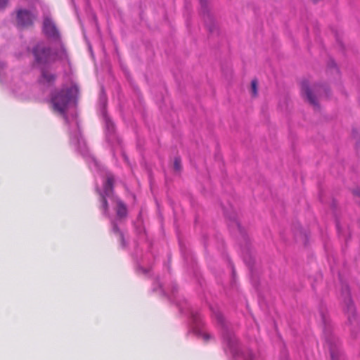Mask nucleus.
<instances>
[{
	"label": "nucleus",
	"instance_id": "nucleus-1",
	"mask_svg": "<svg viewBox=\"0 0 360 360\" xmlns=\"http://www.w3.org/2000/svg\"><path fill=\"white\" fill-rule=\"evenodd\" d=\"M101 202L100 209L104 217L110 221L112 231L120 236L122 247L125 246L124 235L119 229V224L124 222L128 216L127 205L114 193V176L107 173L103 183V190L96 188Z\"/></svg>",
	"mask_w": 360,
	"mask_h": 360
},
{
	"label": "nucleus",
	"instance_id": "nucleus-2",
	"mask_svg": "<svg viewBox=\"0 0 360 360\" xmlns=\"http://www.w3.org/2000/svg\"><path fill=\"white\" fill-rule=\"evenodd\" d=\"M29 50L33 57L32 65L34 68L50 67L56 60H68V55L63 44H60L58 50L53 51L51 46L40 41Z\"/></svg>",
	"mask_w": 360,
	"mask_h": 360
},
{
	"label": "nucleus",
	"instance_id": "nucleus-3",
	"mask_svg": "<svg viewBox=\"0 0 360 360\" xmlns=\"http://www.w3.org/2000/svg\"><path fill=\"white\" fill-rule=\"evenodd\" d=\"M78 94L79 87L76 84H72L70 87L56 89L51 93L53 110L63 115L66 122H69L66 111L69 107L76 105Z\"/></svg>",
	"mask_w": 360,
	"mask_h": 360
},
{
	"label": "nucleus",
	"instance_id": "nucleus-4",
	"mask_svg": "<svg viewBox=\"0 0 360 360\" xmlns=\"http://www.w3.org/2000/svg\"><path fill=\"white\" fill-rule=\"evenodd\" d=\"M224 214L226 217H229V219L233 222L234 225L237 227V229L238 232L240 233L241 239L243 240V243H244V245L241 244L243 247V257L245 263L250 269V273H251V281L253 285H255V281H254V275H253V265L255 263V257L250 249L249 247V238L245 231V229L242 227L239 221H238L236 217L235 214H233L231 216H229L227 212L224 211Z\"/></svg>",
	"mask_w": 360,
	"mask_h": 360
},
{
	"label": "nucleus",
	"instance_id": "nucleus-5",
	"mask_svg": "<svg viewBox=\"0 0 360 360\" xmlns=\"http://www.w3.org/2000/svg\"><path fill=\"white\" fill-rule=\"evenodd\" d=\"M301 89L302 93L305 96L306 99L314 107H319L316 96L314 94V92L321 96L323 91L325 96H328L330 91L328 86L326 84L316 85L314 86L313 90H311L307 80L302 81L301 84Z\"/></svg>",
	"mask_w": 360,
	"mask_h": 360
},
{
	"label": "nucleus",
	"instance_id": "nucleus-6",
	"mask_svg": "<svg viewBox=\"0 0 360 360\" xmlns=\"http://www.w3.org/2000/svg\"><path fill=\"white\" fill-rule=\"evenodd\" d=\"M74 119V129H72L70 133V143L75 146L76 149L83 156H85L88 154V148L86 142L81 134L79 122L76 117H75Z\"/></svg>",
	"mask_w": 360,
	"mask_h": 360
},
{
	"label": "nucleus",
	"instance_id": "nucleus-7",
	"mask_svg": "<svg viewBox=\"0 0 360 360\" xmlns=\"http://www.w3.org/2000/svg\"><path fill=\"white\" fill-rule=\"evenodd\" d=\"M200 6V14L205 22V25L210 33H214L217 32L218 26L216 23L214 17L210 13L207 0H199Z\"/></svg>",
	"mask_w": 360,
	"mask_h": 360
},
{
	"label": "nucleus",
	"instance_id": "nucleus-8",
	"mask_svg": "<svg viewBox=\"0 0 360 360\" xmlns=\"http://www.w3.org/2000/svg\"><path fill=\"white\" fill-rule=\"evenodd\" d=\"M43 32L45 35L52 41L59 43L60 45L63 44L61 43L59 31L58 30L52 19L49 16H46L44 18Z\"/></svg>",
	"mask_w": 360,
	"mask_h": 360
},
{
	"label": "nucleus",
	"instance_id": "nucleus-9",
	"mask_svg": "<svg viewBox=\"0 0 360 360\" xmlns=\"http://www.w3.org/2000/svg\"><path fill=\"white\" fill-rule=\"evenodd\" d=\"M35 15L27 9H19L16 12L17 26L20 28L28 27L33 25Z\"/></svg>",
	"mask_w": 360,
	"mask_h": 360
},
{
	"label": "nucleus",
	"instance_id": "nucleus-10",
	"mask_svg": "<svg viewBox=\"0 0 360 360\" xmlns=\"http://www.w3.org/2000/svg\"><path fill=\"white\" fill-rule=\"evenodd\" d=\"M103 119L105 126V135L107 141L111 144H115L117 143H119L120 141L115 133V127L114 123L105 113H103Z\"/></svg>",
	"mask_w": 360,
	"mask_h": 360
},
{
	"label": "nucleus",
	"instance_id": "nucleus-11",
	"mask_svg": "<svg viewBox=\"0 0 360 360\" xmlns=\"http://www.w3.org/2000/svg\"><path fill=\"white\" fill-rule=\"evenodd\" d=\"M49 68L50 67H43V68H38L41 72L39 78L40 83L47 86L53 85L56 79V75L50 72L49 71Z\"/></svg>",
	"mask_w": 360,
	"mask_h": 360
},
{
	"label": "nucleus",
	"instance_id": "nucleus-12",
	"mask_svg": "<svg viewBox=\"0 0 360 360\" xmlns=\"http://www.w3.org/2000/svg\"><path fill=\"white\" fill-rule=\"evenodd\" d=\"M347 309L346 313L347 314L348 322L351 326V330L354 329V324H357V321L355 316V309L351 300L348 298L346 301Z\"/></svg>",
	"mask_w": 360,
	"mask_h": 360
},
{
	"label": "nucleus",
	"instance_id": "nucleus-13",
	"mask_svg": "<svg viewBox=\"0 0 360 360\" xmlns=\"http://www.w3.org/2000/svg\"><path fill=\"white\" fill-rule=\"evenodd\" d=\"M173 167H174V170L175 172H179L181 171V160L180 157L176 156V157L174 158Z\"/></svg>",
	"mask_w": 360,
	"mask_h": 360
},
{
	"label": "nucleus",
	"instance_id": "nucleus-14",
	"mask_svg": "<svg viewBox=\"0 0 360 360\" xmlns=\"http://www.w3.org/2000/svg\"><path fill=\"white\" fill-rule=\"evenodd\" d=\"M251 91L253 96L257 95V80L256 79L251 82Z\"/></svg>",
	"mask_w": 360,
	"mask_h": 360
},
{
	"label": "nucleus",
	"instance_id": "nucleus-15",
	"mask_svg": "<svg viewBox=\"0 0 360 360\" xmlns=\"http://www.w3.org/2000/svg\"><path fill=\"white\" fill-rule=\"evenodd\" d=\"M330 356L332 360H338L339 350L333 349L332 347L330 348Z\"/></svg>",
	"mask_w": 360,
	"mask_h": 360
},
{
	"label": "nucleus",
	"instance_id": "nucleus-16",
	"mask_svg": "<svg viewBox=\"0 0 360 360\" xmlns=\"http://www.w3.org/2000/svg\"><path fill=\"white\" fill-rule=\"evenodd\" d=\"M328 67L330 69H333L336 72H338V69L337 68L336 63L333 60H330L328 63Z\"/></svg>",
	"mask_w": 360,
	"mask_h": 360
},
{
	"label": "nucleus",
	"instance_id": "nucleus-17",
	"mask_svg": "<svg viewBox=\"0 0 360 360\" xmlns=\"http://www.w3.org/2000/svg\"><path fill=\"white\" fill-rule=\"evenodd\" d=\"M352 193L354 196L360 198V188L353 189Z\"/></svg>",
	"mask_w": 360,
	"mask_h": 360
},
{
	"label": "nucleus",
	"instance_id": "nucleus-18",
	"mask_svg": "<svg viewBox=\"0 0 360 360\" xmlns=\"http://www.w3.org/2000/svg\"><path fill=\"white\" fill-rule=\"evenodd\" d=\"M8 2V0H0V8L4 7Z\"/></svg>",
	"mask_w": 360,
	"mask_h": 360
},
{
	"label": "nucleus",
	"instance_id": "nucleus-19",
	"mask_svg": "<svg viewBox=\"0 0 360 360\" xmlns=\"http://www.w3.org/2000/svg\"><path fill=\"white\" fill-rule=\"evenodd\" d=\"M217 319L219 320V321H222V319H223V317L221 314H217Z\"/></svg>",
	"mask_w": 360,
	"mask_h": 360
},
{
	"label": "nucleus",
	"instance_id": "nucleus-20",
	"mask_svg": "<svg viewBox=\"0 0 360 360\" xmlns=\"http://www.w3.org/2000/svg\"><path fill=\"white\" fill-rule=\"evenodd\" d=\"M5 63L4 62H0V70H3L5 68Z\"/></svg>",
	"mask_w": 360,
	"mask_h": 360
},
{
	"label": "nucleus",
	"instance_id": "nucleus-21",
	"mask_svg": "<svg viewBox=\"0 0 360 360\" xmlns=\"http://www.w3.org/2000/svg\"><path fill=\"white\" fill-rule=\"evenodd\" d=\"M140 269H141V270L142 271V272H143V274H148V270H147V269H144V268H141Z\"/></svg>",
	"mask_w": 360,
	"mask_h": 360
},
{
	"label": "nucleus",
	"instance_id": "nucleus-22",
	"mask_svg": "<svg viewBox=\"0 0 360 360\" xmlns=\"http://www.w3.org/2000/svg\"><path fill=\"white\" fill-rule=\"evenodd\" d=\"M337 229H338V231L340 232V226H339L338 223L337 224Z\"/></svg>",
	"mask_w": 360,
	"mask_h": 360
},
{
	"label": "nucleus",
	"instance_id": "nucleus-23",
	"mask_svg": "<svg viewBox=\"0 0 360 360\" xmlns=\"http://www.w3.org/2000/svg\"><path fill=\"white\" fill-rule=\"evenodd\" d=\"M232 273H233V275L234 276V274H235V270H234L233 267L232 268Z\"/></svg>",
	"mask_w": 360,
	"mask_h": 360
},
{
	"label": "nucleus",
	"instance_id": "nucleus-24",
	"mask_svg": "<svg viewBox=\"0 0 360 360\" xmlns=\"http://www.w3.org/2000/svg\"><path fill=\"white\" fill-rule=\"evenodd\" d=\"M174 290L177 291V290H179V288H178L177 287H174Z\"/></svg>",
	"mask_w": 360,
	"mask_h": 360
},
{
	"label": "nucleus",
	"instance_id": "nucleus-25",
	"mask_svg": "<svg viewBox=\"0 0 360 360\" xmlns=\"http://www.w3.org/2000/svg\"><path fill=\"white\" fill-rule=\"evenodd\" d=\"M204 337H205V338H208V335H204Z\"/></svg>",
	"mask_w": 360,
	"mask_h": 360
},
{
	"label": "nucleus",
	"instance_id": "nucleus-26",
	"mask_svg": "<svg viewBox=\"0 0 360 360\" xmlns=\"http://www.w3.org/2000/svg\"><path fill=\"white\" fill-rule=\"evenodd\" d=\"M315 1H317L318 0H314Z\"/></svg>",
	"mask_w": 360,
	"mask_h": 360
}]
</instances>
